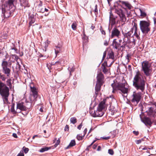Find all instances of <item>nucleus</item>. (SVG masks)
Segmentation results:
<instances>
[{"label": "nucleus", "mask_w": 156, "mask_h": 156, "mask_svg": "<svg viewBox=\"0 0 156 156\" xmlns=\"http://www.w3.org/2000/svg\"><path fill=\"white\" fill-rule=\"evenodd\" d=\"M132 7V6L128 2L119 0L114 3L113 6L111 8V9L119 16L122 22H125L126 20V18L121 8L125 10L127 9L130 10Z\"/></svg>", "instance_id": "obj_1"}, {"label": "nucleus", "mask_w": 156, "mask_h": 156, "mask_svg": "<svg viewBox=\"0 0 156 156\" xmlns=\"http://www.w3.org/2000/svg\"><path fill=\"white\" fill-rule=\"evenodd\" d=\"M133 28L134 30V33L133 34V30L132 29L127 33H122L124 36L123 40L125 43H127V42L129 43H133L135 45L136 44V41L140 39L139 36L140 33V31L138 30L136 24H134Z\"/></svg>", "instance_id": "obj_2"}, {"label": "nucleus", "mask_w": 156, "mask_h": 156, "mask_svg": "<svg viewBox=\"0 0 156 156\" xmlns=\"http://www.w3.org/2000/svg\"><path fill=\"white\" fill-rule=\"evenodd\" d=\"M2 74L0 73V94L2 97L4 103H8V98L9 95V89L5 84L2 82L5 81L7 78L6 74ZM10 75L9 76V77Z\"/></svg>", "instance_id": "obj_3"}, {"label": "nucleus", "mask_w": 156, "mask_h": 156, "mask_svg": "<svg viewBox=\"0 0 156 156\" xmlns=\"http://www.w3.org/2000/svg\"><path fill=\"white\" fill-rule=\"evenodd\" d=\"M133 85L137 90L143 92L145 88V81L143 75L139 71H137L133 78Z\"/></svg>", "instance_id": "obj_4"}, {"label": "nucleus", "mask_w": 156, "mask_h": 156, "mask_svg": "<svg viewBox=\"0 0 156 156\" xmlns=\"http://www.w3.org/2000/svg\"><path fill=\"white\" fill-rule=\"evenodd\" d=\"M15 9L16 7L13 4V0H8L2 6V13L5 17L9 18L13 15Z\"/></svg>", "instance_id": "obj_5"}, {"label": "nucleus", "mask_w": 156, "mask_h": 156, "mask_svg": "<svg viewBox=\"0 0 156 156\" xmlns=\"http://www.w3.org/2000/svg\"><path fill=\"white\" fill-rule=\"evenodd\" d=\"M0 56L2 57H5L2 60V71L3 73L6 74L7 76H9L10 75L11 62L7 61L6 59L9 57V55L6 51L0 52Z\"/></svg>", "instance_id": "obj_6"}, {"label": "nucleus", "mask_w": 156, "mask_h": 156, "mask_svg": "<svg viewBox=\"0 0 156 156\" xmlns=\"http://www.w3.org/2000/svg\"><path fill=\"white\" fill-rule=\"evenodd\" d=\"M97 79L95 87V93L96 97L98 95L99 92L101 90V87L104 82V77L102 73L100 72L98 74Z\"/></svg>", "instance_id": "obj_7"}, {"label": "nucleus", "mask_w": 156, "mask_h": 156, "mask_svg": "<svg viewBox=\"0 0 156 156\" xmlns=\"http://www.w3.org/2000/svg\"><path fill=\"white\" fill-rule=\"evenodd\" d=\"M126 83H112L111 86L113 88V92L117 90H120L122 93L127 94L128 92V88L126 87Z\"/></svg>", "instance_id": "obj_8"}, {"label": "nucleus", "mask_w": 156, "mask_h": 156, "mask_svg": "<svg viewBox=\"0 0 156 156\" xmlns=\"http://www.w3.org/2000/svg\"><path fill=\"white\" fill-rule=\"evenodd\" d=\"M139 25L140 30L143 34L146 35L150 31V23L149 20L140 21Z\"/></svg>", "instance_id": "obj_9"}, {"label": "nucleus", "mask_w": 156, "mask_h": 156, "mask_svg": "<svg viewBox=\"0 0 156 156\" xmlns=\"http://www.w3.org/2000/svg\"><path fill=\"white\" fill-rule=\"evenodd\" d=\"M151 63L148 61H144L142 63V70L147 76L151 75L152 70L151 69Z\"/></svg>", "instance_id": "obj_10"}, {"label": "nucleus", "mask_w": 156, "mask_h": 156, "mask_svg": "<svg viewBox=\"0 0 156 156\" xmlns=\"http://www.w3.org/2000/svg\"><path fill=\"white\" fill-rule=\"evenodd\" d=\"M105 102L104 101H101L99 104L97 110L96 111H94L93 116L94 117H101L104 115L103 112H102L103 109L104 108Z\"/></svg>", "instance_id": "obj_11"}, {"label": "nucleus", "mask_w": 156, "mask_h": 156, "mask_svg": "<svg viewBox=\"0 0 156 156\" xmlns=\"http://www.w3.org/2000/svg\"><path fill=\"white\" fill-rule=\"evenodd\" d=\"M30 88L31 93L30 100L31 101H36V99L38 96V92L36 88L34 87L33 83L30 85Z\"/></svg>", "instance_id": "obj_12"}, {"label": "nucleus", "mask_w": 156, "mask_h": 156, "mask_svg": "<svg viewBox=\"0 0 156 156\" xmlns=\"http://www.w3.org/2000/svg\"><path fill=\"white\" fill-rule=\"evenodd\" d=\"M132 96L133 98L131 100V101L135 105H136L141 99L142 94L140 92L137 93L134 92Z\"/></svg>", "instance_id": "obj_13"}, {"label": "nucleus", "mask_w": 156, "mask_h": 156, "mask_svg": "<svg viewBox=\"0 0 156 156\" xmlns=\"http://www.w3.org/2000/svg\"><path fill=\"white\" fill-rule=\"evenodd\" d=\"M140 117L141 121L143 122L145 125L147 127H151L153 123L151 121V119L148 117H144L143 118V115L142 114L140 115Z\"/></svg>", "instance_id": "obj_14"}, {"label": "nucleus", "mask_w": 156, "mask_h": 156, "mask_svg": "<svg viewBox=\"0 0 156 156\" xmlns=\"http://www.w3.org/2000/svg\"><path fill=\"white\" fill-rule=\"evenodd\" d=\"M127 44V43H125L124 41L122 42V44H119L118 42L116 41V39H114L113 41L112 45L113 48L117 49H118L119 48H124Z\"/></svg>", "instance_id": "obj_15"}, {"label": "nucleus", "mask_w": 156, "mask_h": 156, "mask_svg": "<svg viewBox=\"0 0 156 156\" xmlns=\"http://www.w3.org/2000/svg\"><path fill=\"white\" fill-rule=\"evenodd\" d=\"M121 34L120 31L116 27H114L112 30L111 37L113 38L116 37L119 38V36Z\"/></svg>", "instance_id": "obj_16"}, {"label": "nucleus", "mask_w": 156, "mask_h": 156, "mask_svg": "<svg viewBox=\"0 0 156 156\" xmlns=\"http://www.w3.org/2000/svg\"><path fill=\"white\" fill-rule=\"evenodd\" d=\"M114 62V61H113L109 66H108L107 62L105 61L102 64L101 68L104 74H106L108 73L110 69L107 67L110 66Z\"/></svg>", "instance_id": "obj_17"}, {"label": "nucleus", "mask_w": 156, "mask_h": 156, "mask_svg": "<svg viewBox=\"0 0 156 156\" xmlns=\"http://www.w3.org/2000/svg\"><path fill=\"white\" fill-rule=\"evenodd\" d=\"M23 104L24 103L23 102L17 103V104L16 107L17 109H19L21 110L25 111L26 110L27 108H30L31 105V103H29V106H28V104L27 105H26V106L24 105H23Z\"/></svg>", "instance_id": "obj_18"}, {"label": "nucleus", "mask_w": 156, "mask_h": 156, "mask_svg": "<svg viewBox=\"0 0 156 156\" xmlns=\"http://www.w3.org/2000/svg\"><path fill=\"white\" fill-rule=\"evenodd\" d=\"M55 53L57 55L59 53L62 52L63 48L61 45H58V46H55Z\"/></svg>", "instance_id": "obj_19"}, {"label": "nucleus", "mask_w": 156, "mask_h": 156, "mask_svg": "<svg viewBox=\"0 0 156 156\" xmlns=\"http://www.w3.org/2000/svg\"><path fill=\"white\" fill-rule=\"evenodd\" d=\"M29 27H30L32 24L34 23L35 21V19L34 18V15L32 14L29 16Z\"/></svg>", "instance_id": "obj_20"}, {"label": "nucleus", "mask_w": 156, "mask_h": 156, "mask_svg": "<svg viewBox=\"0 0 156 156\" xmlns=\"http://www.w3.org/2000/svg\"><path fill=\"white\" fill-rule=\"evenodd\" d=\"M110 12L109 20L111 21L112 23V24H114L115 23V19L116 17H114L113 14L112 13V11L111 10Z\"/></svg>", "instance_id": "obj_21"}, {"label": "nucleus", "mask_w": 156, "mask_h": 156, "mask_svg": "<svg viewBox=\"0 0 156 156\" xmlns=\"http://www.w3.org/2000/svg\"><path fill=\"white\" fill-rule=\"evenodd\" d=\"M15 105V103H13L12 101V102L11 108L10 109V111L12 114L14 115H15L16 114L17 112H18L17 111L15 110L14 109Z\"/></svg>", "instance_id": "obj_22"}, {"label": "nucleus", "mask_w": 156, "mask_h": 156, "mask_svg": "<svg viewBox=\"0 0 156 156\" xmlns=\"http://www.w3.org/2000/svg\"><path fill=\"white\" fill-rule=\"evenodd\" d=\"M20 1L22 6H26L28 4V0H20Z\"/></svg>", "instance_id": "obj_23"}, {"label": "nucleus", "mask_w": 156, "mask_h": 156, "mask_svg": "<svg viewBox=\"0 0 156 156\" xmlns=\"http://www.w3.org/2000/svg\"><path fill=\"white\" fill-rule=\"evenodd\" d=\"M108 56L109 58L114 59V53L112 51L109 52L108 54Z\"/></svg>", "instance_id": "obj_24"}, {"label": "nucleus", "mask_w": 156, "mask_h": 156, "mask_svg": "<svg viewBox=\"0 0 156 156\" xmlns=\"http://www.w3.org/2000/svg\"><path fill=\"white\" fill-rule=\"evenodd\" d=\"M76 145L75 141L74 140H71L69 145L66 148V149H68L69 147H72Z\"/></svg>", "instance_id": "obj_25"}, {"label": "nucleus", "mask_w": 156, "mask_h": 156, "mask_svg": "<svg viewBox=\"0 0 156 156\" xmlns=\"http://www.w3.org/2000/svg\"><path fill=\"white\" fill-rule=\"evenodd\" d=\"M12 80L11 79H9L6 80L7 84H6V86L9 87L10 88H11L12 87V84L11 83Z\"/></svg>", "instance_id": "obj_26"}, {"label": "nucleus", "mask_w": 156, "mask_h": 156, "mask_svg": "<svg viewBox=\"0 0 156 156\" xmlns=\"http://www.w3.org/2000/svg\"><path fill=\"white\" fill-rule=\"evenodd\" d=\"M139 10L140 12V16L143 18L147 16V14L145 12L141 9H140Z\"/></svg>", "instance_id": "obj_27"}, {"label": "nucleus", "mask_w": 156, "mask_h": 156, "mask_svg": "<svg viewBox=\"0 0 156 156\" xmlns=\"http://www.w3.org/2000/svg\"><path fill=\"white\" fill-rule=\"evenodd\" d=\"M51 149L50 147H45L43 148H41L39 151L41 152H43L45 151H46L50 149Z\"/></svg>", "instance_id": "obj_28"}, {"label": "nucleus", "mask_w": 156, "mask_h": 156, "mask_svg": "<svg viewBox=\"0 0 156 156\" xmlns=\"http://www.w3.org/2000/svg\"><path fill=\"white\" fill-rule=\"evenodd\" d=\"M68 69L69 71L70 76L72 75L71 73L74 71L75 70V68L74 67H72L71 68L69 67Z\"/></svg>", "instance_id": "obj_29"}, {"label": "nucleus", "mask_w": 156, "mask_h": 156, "mask_svg": "<svg viewBox=\"0 0 156 156\" xmlns=\"http://www.w3.org/2000/svg\"><path fill=\"white\" fill-rule=\"evenodd\" d=\"M71 122L73 124H75L77 122V119L75 117H72L70 118Z\"/></svg>", "instance_id": "obj_30"}, {"label": "nucleus", "mask_w": 156, "mask_h": 156, "mask_svg": "<svg viewBox=\"0 0 156 156\" xmlns=\"http://www.w3.org/2000/svg\"><path fill=\"white\" fill-rule=\"evenodd\" d=\"M126 12V14L127 15V16L128 17H131L132 16V15L131 14V9L129 10V9H126V10H125Z\"/></svg>", "instance_id": "obj_31"}, {"label": "nucleus", "mask_w": 156, "mask_h": 156, "mask_svg": "<svg viewBox=\"0 0 156 156\" xmlns=\"http://www.w3.org/2000/svg\"><path fill=\"white\" fill-rule=\"evenodd\" d=\"M62 58H61L60 59H59V60L56 62L54 64H53L54 65H60L62 63Z\"/></svg>", "instance_id": "obj_32"}, {"label": "nucleus", "mask_w": 156, "mask_h": 156, "mask_svg": "<svg viewBox=\"0 0 156 156\" xmlns=\"http://www.w3.org/2000/svg\"><path fill=\"white\" fill-rule=\"evenodd\" d=\"M76 26L77 24L75 22L73 23L71 26L73 30H76Z\"/></svg>", "instance_id": "obj_33"}, {"label": "nucleus", "mask_w": 156, "mask_h": 156, "mask_svg": "<svg viewBox=\"0 0 156 156\" xmlns=\"http://www.w3.org/2000/svg\"><path fill=\"white\" fill-rule=\"evenodd\" d=\"M84 136L83 135L82 136L80 135V134H78L76 138L79 140H80L83 139V137Z\"/></svg>", "instance_id": "obj_34"}, {"label": "nucleus", "mask_w": 156, "mask_h": 156, "mask_svg": "<svg viewBox=\"0 0 156 156\" xmlns=\"http://www.w3.org/2000/svg\"><path fill=\"white\" fill-rule=\"evenodd\" d=\"M23 151L25 153H27L29 151V149L28 148L24 146L22 148Z\"/></svg>", "instance_id": "obj_35"}, {"label": "nucleus", "mask_w": 156, "mask_h": 156, "mask_svg": "<svg viewBox=\"0 0 156 156\" xmlns=\"http://www.w3.org/2000/svg\"><path fill=\"white\" fill-rule=\"evenodd\" d=\"M100 30L101 32V34H102L105 35V30L103 29L102 27H100Z\"/></svg>", "instance_id": "obj_36"}, {"label": "nucleus", "mask_w": 156, "mask_h": 156, "mask_svg": "<svg viewBox=\"0 0 156 156\" xmlns=\"http://www.w3.org/2000/svg\"><path fill=\"white\" fill-rule=\"evenodd\" d=\"M45 51H46V48H47L48 47V44H49V43L48 42V40H47L45 42Z\"/></svg>", "instance_id": "obj_37"}, {"label": "nucleus", "mask_w": 156, "mask_h": 156, "mask_svg": "<svg viewBox=\"0 0 156 156\" xmlns=\"http://www.w3.org/2000/svg\"><path fill=\"white\" fill-rule=\"evenodd\" d=\"M108 153L111 155H113L114 153L112 149H109L108 150Z\"/></svg>", "instance_id": "obj_38"}, {"label": "nucleus", "mask_w": 156, "mask_h": 156, "mask_svg": "<svg viewBox=\"0 0 156 156\" xmlns=\"http://www.w3.org/2000/svg\"><path fill=\"white\" fill-rule=\"evenodd\" d=\"M17 156H24L23 151L22 150L21 151L20 153L18 154Z\"/></svg>", "instance_id": "obj_39"}, {"label": "nucleus", "mask_w": 156, "mask_h": 156, "mask_svg": "<svg viewBox=\"0 0 156 156\" xmlns=\"http://www.w3.org/2000/svg\"><path fill=\"white\" fill-rule=\"evenodd\" d=\"M83 37H82V39H85L86 38V34H85V30H84V29L83 30Z\"/></svg>", "instance_id": "obj_40"}, {"label": "nucleus", "mask_w": 156, "mask_h": 156, "mask_svg": "<svg viewBox=\"0 0 156 156\" xmlns=\"http://www.w3.org/2000/svg\"><path fill=\"white\" fill-rule=\"evenodd\" d=\"M12 56H13V57L15 58V59H16V60H18V59H19L20 60V59L19 58L18 56H17L16 55H12Z\"/></svg>", "instance_id": "obj_41"}, {"label": "nucleus", "mask_w": 156, "mask_h": 156, "mask_svg": "<svg viewBox=\"0 0 156 156\" xmlns=\"http://www.w3.org/2000/svg\"><path fill=\"white\" fill-rule=\"evenodd\" d=\"M106 51H105L104 52V53H103L102 60L103 61L105 59V58L106 57Z\"/></svg>", "instance_id": "obj_42"}, {"label": "nucleus", "mask_w": 156, "mask_h": 156, "mask_svg": "<svg viewBox=\"0 0 156 156\" xmlns=\"http://www.w3.org/2000/svg\"><path fill=\"white\" fill-rule=\"evenodd\" d=\"M147 115L149 116H153L154 112H147Z\"/></svg>", "instance_id": "obj_43"}, {"label": "nucleus", "mask_w": 156, "mask_h": 156, "mask_svg": "<svg viewBox=\"0 0 156 156\" xmlns=\"http://www.w3.org/2000/svg\"><path fill=\"white\" fill-rule=\"evenodd\" d=\"M148 112H154V108L152 107L149 108L148 110Z\"/></svg>", "instance_id": "obj_44"}, {"label": "nucleus", "mask_w": 156, "mask_h": 156, "mask_svg": "<svg viewBox=\"0 0 156 156\" xmlns=\"http://www.w3.org/2000/svg\"><path fill=\"white\" fill-rule=\"evenodd\" d=\"M110 137H111L110 136H107V137H101V138H102L103 139L107 140H108V139H109L110 138Z\"/></svg>", "instance_id": "obj_45"}, {"label": "nucleus", "mask_w": 156, "mask_h": 156, "mask_svg": "<svg viewBox=\"0 0 156 156\" xmlns=\"http://www.w3.org/2000/svg\"><path fill=\"white\" fill-rule=\"evenodd\" d=\"M133 133L134 135H135L136 136H137L139 134V132L138 131H133Z\"/></svg>", "instance_id": "obj_46"}, {"label": "nucleus", "mask_w": 156, "mask_h": 156, "mask_svg": "<svg viewBox=\"0 0 156 156\" xmlns=\"http://www.w3.org/2000/svg\"><path fill=\"white\" fill-rule=\"evenodd\" d=\"M64 130L65 131H68L69 130V127L68 125H66L65 127Z\"/></svg>", "instance_id": "obj_47"}, {"label": "nucleus", "mask_w": 156, "mask_h": 156, "mask_svg": "<svg viewBox=\"0 0 156 156\" xmlns=\"http://www.w3.org/2000/svg\"><path fill=\"white\" fill-rule=\"evenodd\" d=\"M108 42L107 40H105L104 42V45L105 46H107L108 44Z\"/></svg>", "instance_id": "obj_48"}, {"label": "nucleus", "mask_w": 156, "mask_h": 156, "mask_svg": "<svg viewBox=\"0 0 156 156\" xmlns=\"http://www.w3.org/2000/svg\"><path fill=\"white\" fill-rule=\"evenodd\" d=\"M60 143V140L59 139L57 140V142H56V143L55 144V147H56V146H57L58 144H59Z\"/></svg>", "instance_id": "obj_49"}, {"label": "nucleus", "mask_w": 156, "mask_h": 156, "mask_svg": "<svg viewBox=\"0 0 156 156\" xmlns=\"http://www.w3.org/2000/svg\"><path fill=\"white\" fill-rule=\"evenodd\" d=\"M82 126V123H81L77 126L78 129L79 130H80L81 129Z\"/></svg>", "instance_id": "obj_50"}, {"label": "nucleus", "mask_w": 156, "mask_h": 156, "mask_svg": "<svg viewBox=\"0 0 156 156\" xmlns=\"http://www.w3.org/2000/svg\"><path fill=\"white\" fill-rule=\"evenodd\" d=\"M94 11L95 13L98 12L97 5H96L95 6V9Z\"/></svg>", "instance_id": "obj_51"}, {"label": "nucleus", "mask_w": 156, "mask_h": 156, "mask_svg": "<svg viewBox=\"0 0 156 156\" xmlns=\"http://www.w3.org/2000/svg\"><path fill=\"white\" fill-rule=\"evenodd\" d=\"M92 145L91 144L88 145L87 147V148L86 149V150L88 151H89L90 148L91 147Z\"/></svg>", "instance_id": "obj_52"}, {"label": "nucleus", "mask_w": 156, "mask_h": 156, "mask_svg": "<svg viewBox=\"0 0 156 156\" xmlns=\"http://www.w3.org/2000/svg\"><path fill=\"white\" fill-rule=\"evenodd\" d=\"M83 2L84 5L87 4L88 2V0H83Z\"/></svg>", "instance_id": "obj_53"}, {"label": "nucleus", "mask_w": 156, "mask_h": 156, "mask_svg": "<svg viewBox=\"0 0 156 156\" xmlns=\"http://www.w3.org/2000/svg\"><path fill=\"white\" fill-rule=\"evenodd\" d=\"M87 128H86L84 130V131H83V136H84L86 134V133L87 132Z\"/></svg>", "instance_id": "obj_54"}, {"label": "nucleus", "mask_w": 156, "mask_h": 156, "mask_svg": "<svg viewBox=\"0 0 156 156\" xmlns=\"http://www.w3.org/2000/svg\"><path fill=\"white\" fill-rule=\"evenodd\" d=\"M12 136L13 137L15 138H17V136L16 133H13L12 134Z\"/></svg>", "instance_id": "obj_55"}, {"label": "nucleus", "mask_w": 156, "mask_h": 156, "mask_svg": "<svg viewBox=\"0 0 156 156\" xmlns=\"http://www.w3.org/2000/svg\"><path fill=\"white\" fill-rule=\"evenodd\" d=\"M48 56H49L48 55H44V57H43L44 58H42V60H44L46 59L48 57Z\"/></svg>", "instance_id": "obj_56"}, {"label": "nucleus", "mask_w": 156, "mask_h": 156, "mask_svg": "<svg viewBox=\"0 0 156 156\" xmlns=\"http://www.w3.org/2000/svg\"><path fill=\"white\" fill-rule=\"evenodd\" d=\"M130 57V55L129 54H127L126 57V58H127L128 60V62L129 61V58Z\"/></svg>", "instance_id": "obj_57"}, {"label": "nucleus", "mask_w": 156, "mask_h": 156, "mask_svg": "<svg viewBox=\"0 0 156 156\" xmlns=\"http://www.w3.org/2000/svg\"><path fill=\"white\" fill-rule=\"evenodd\" d=\"M97 140H99V139H98L97 138H96V140H94L93 142L91 143V144L92 145Z\"/></svg>", "instance_id": "obj_58"}, {"label": "nucleus", "mask_w": 156, "mask_h": 156, "mask_svg": "<svg viewBox=\"0 0 156 156\" xmlns=\"http://www.w3.org/2000/svg\"><path fill=\"white\" fill-rule=\"evenodd\" d=\"M95 28V27L94 25L93 24H92V25L91 26L90 28L92 29L93 30H94V28Z\"/></svg>", "instance_id": "obj_59"}, {"label": "nucleus", "mask_w": 156, "mask_h": 156, "mask_svg": "<svg viewBox=\"0 0 156 156\" xmlns=\"http://www.w3.org/2000/svg\"><path fill=\"white\" fill-rule=\"evenodd\" d=\"M107 1L109 6H110L111 5L110 2L112 1V0H107Z\"/></svg>", "instance_id": "obj_60"}, {"label": "nucleus", "mask_w": 156, "mask_h": 156, "mask_svg": "<svg viewBox=\"0 0 156 156\" xmlns=\"http://www.w3.org/2000/svg\"><path fill=\"white\" fill-rule=\"evenodd\" d=\"M141 140H137L136 142V143L137 144H139L140 143H141Z\"/></svg>", "instance_id": "obj_61"}, {"label": "nucleus", "mask_w": 156, "mask_h": 156, "mask_svg": "<svg viewBox=\"0 0 156 156\" xmlns=\"http://www.w3.org/2000/svg\"><path fill=\"white\" fill-rule=\"evenodd\" d=\"M101 146H98V148H97V151H100L101 150Z\"/></svg>", "instance_id": "obj_62"}, {"label": "nucleus", "mask_w": 156, "mask_h": 156, "mask_svg": "<svg viewBox=\"0 0 156 156\" xmlns=\"http://www.w3.org/2000/svg\"><path fill=\"white\" fill-rule=\"evenodd\" d=\"M97 147V145H96L95 144H94L93 146V148L94 149H95Z\"/></svg>", "instance_id": "obj_63"}, {"label": "nucleus", "mask_w": 156, "mask_h": 156, "mask_svg": "<svg viewBox=\"0 0 156 156\" xmlns=\"http://www.w3.org/2000/svg\"><path fill=\"white\" fill-rule=\"evenodd\" d=\"M154 87L155 88H156V80L154 82Z\"/></svg>", "instance_id": "obj_64"}]
</instances>
